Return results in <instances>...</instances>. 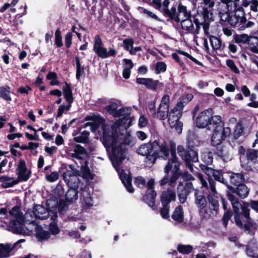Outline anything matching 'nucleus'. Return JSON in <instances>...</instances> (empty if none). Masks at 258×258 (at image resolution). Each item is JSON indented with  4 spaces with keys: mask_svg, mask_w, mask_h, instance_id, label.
<instances>
[{
    "mask_svg": "<svg viewBox=\"0 0 258 258\" xmlns=\"http://www.w3.org/2000/svg\"><path fill=\"white\" fill-rule=\"evenodd\" d=\"M137 152L142 156H146L144 162L150 167L156 163L158 159H168L164 168L165 174L159 181L161 186L168 184L170 187H174L180 177L186 182L195 179V177L187 171L182 172L180 169L181 163L176 156V144L173 141L169 142V148L165 141L161 144L157 140L150 141L141 145L137 149Z\"/></svg>",
    "mask_w": 258,
    "mask_h": 258,
    "instance_id": "1",
    "label": "nucleus"
},
{
    "mask_svg": "<svg viewBox=\"0 0 258 258\" xmlns=\"http://www.w3.org/2000/svg\"><path fill=\"white\" fill-rule=\"evenodd\" d=\"M131 124L132 121L124 117L117 120L115 124L111 126H102L103 136L101 140L107 151L109 150L110 147L117 143L119 141V136H122L123 132H126Z\"/></svg>",
    "mask_w": 258,
    "mask_h": 258,
    "instance_id": "2",
    "label": "nucleus"
},
{
    "mask_svg": "<svg viewBox=\"0 0 258 258\" xmlns=\"http://www.w3.org/2000/svg\"><path fill=\"white\" fill-rule=\"evenodd\" d=\"M227 196L232 206L234 213L235 222L242 226V221L239 220V209H240L242 205L238 201V199L233 194H235L239 198L243 199L248 196L249 190L244 182L235 186V187L228 184L227 185Z\"/></svg>",
    "mask_w": 258,
    "mask_h": 258,
    "instance_id": "3",
    "label": "nucleus"
},
{
    "mask_svg": "<svg viewBox=\"0 0 258 258\" xmlns=\"http://www.w3.org/2000/svg\"><path fill=\"white\" fill-rule=\"evenodd\" d=\"M249 206L258 213V200H251L249 203L243 202L241 208L239 209V220H241V219L244 218L246 220V222L244 224L242 222V226L235 223L240 229L243 230L249 234L251 233V228L254 229L256 228L255 224L253 223L250 216V209L248 208Z\"/></svg>",
    "mask_w": 258,
    "mask_h": 258,
    "instance_id": "4",
    "label": "nucleus"
},
{
    "mask_svg": "<svg viewBox=\"0 0 258 258\" xmlns=\"http://www.w3.org/2000/svg\"><path fill=\"white\" fill-rule=\"evenodd\" d=\"M63 179L69 188L65 195V200L69 204H73L78 198V187L80 180L72 170H67L62 174Z\"/></svg>",
    "mask_w": 258,
    "mask_h": 258,
    "instance_id": "5",
    "label": "nucleus"
},
{
    "mask_svg": "<svg viewBox=\"0 0 258 258\" xmlns=\"http://www.w3.org/2000/svg\"><path fill=\"white\" fill-rule=\"evenodd\" d=\"M214 111L212 108H208L201 112L196 119V124L199 128H206L211 131L215 125V121L217 123L222 120L221 116L213 115Z\"/></svg>",
    "mask_w": 258,
    "mask_h": 258,
    "instance_id": "6",
    "label": "nucleus"
},
{
    "mask_svg": "<svg viewBox=\"0 0 258 258\" xmlns=\"http://www.w3.org/2000/svg\"><path fill=\"white\" fill-rule=\"evenodd\" d=\"M215 121L214 127L211 129L213 131L211 141V146L218 145V144L222 143V141H224L231 133L230 127H224V122L222 120L218 123L217 120Z\"/></svg>",
    "mask_w": 258,
    "mask_h": 258,
    "instance_id": "7",
    "label": "nucleus"
},
{
    "mask_svg": "<svg viewBox=\"0 0 258 258\" xmlns=\"http://www.w3.org/2000/svg\"><path fill=\"white\" fill-rule=\"evenodd\" d=\"M111 150L110 155V159L114 167H118L121 165L122 161L125 159L126 152L128 148L124 147L123 145L119 143L115 144L109 147Z\"/></svg>",
    "mask_w": 258,
    "mask_h": 258,
    "instance_id": "8",
    "label": "nucleus"
},
{
    "mask_svg": "<svg viewBox=\"0 0 258 258\" xmlns=\"http://www.w3.org/2000/svg\"><path fill=\"white\" fill-rule=\"evenodd\" d=\"M177 150L179 156L184 161L188 167H192V163L198 161V153L195 150V147L194 146H188L185 149L182 146L179 145L177 146Z\"/></svg>",
    "mask_w": 258,
    "mask_h": 258,
    "instance_id": "9",
    "label": "nucleus"
},
{
    "mask_svg": "<svg viewBox=\"0 0 258 258\" xmlns=\"http://www.w3.org/2000/svg\"><path fill=\"white\" fill-rule=\"evenodd\" d=\"M94 42L93 50L99 57L106 58L116 55L117 51L113 48L109 47L107 51V48L103 46L102 39L99 35L95 36Z\"/></svg>",
    "mask_w": 258,
    "mask_h": 258,
    "instance_id": "10",
    "label": "nucleus"
},
{
    "mask_svg": "<svg viewBox=\"0 0 258 258\" xmlns=\"http://www.w3.org/2000/svg\"><path fill=\"white\" fill-rule=\"evenodd\" d=\"M216 196L208 197L209 207L204 208L202 210L199 209V211L202 220H208L211 218L212 215L216 216L219 211V201Z\"/></svg>",
    "mask_w": 258,
    "mask_h": 258,
    "instance_id": "11",
    "label": "nucleus"
},
{
    "mask_svg": "<svg viewBox=\"0 0 258 258\" xmlns=\"http://www.w3.org/2000/svg\"><path fill=\"white\" fill-rule=\"evenodd\" d=\"M193 184L191 182H185L184 184L179 182L177 188V193L181 204H184L187 199V197L193 191H195Z\"/></svg>",
    "mask_w": 258,
    "mask_h": 258,
    "instance_id": "12",
    "label": "nucleus"
},
{
    "mask_svg": "<svg viewBox=\"0 0 258 258\" xmlns=\"http://www.w3.org/2000/svg\"><path fill=\"white\" fill-rule=\"evenodd\" d=\"M194 196L195 197V204L198 208L203 209L206 208L207 206V200L208 201V197L215 196L212 195L209 191H205L204 190L197 189L195 190Z\"/></svg>",
    "mask_w": 258,
    "mask_h": 258,
    "instance_id": "13",
    "label": "nucleus"
},
{
    "mask_svg": "<svg viewBox=\"0 0 258 258\" xmlns=\"http://www.w3.org/2000/svg\"><path fill=\"white\" fill-rule=\"evenodd\" d=\"M194 96L192 94H187L183 95L179 99V101L177 103L175 106L172 109V113L175 112L177 114L176 118H180L182 114L183 107L192 99Z\"/></svg>",
    "mask_w": 258,
    "mask_h": 258,
    "instance_id": "14",
    "label": "nucleus"
},
{
    "mask_svg": "<svg viewBox=\"0 0 258 258\" xmlns=\"http://www.w3.org/2000/svg\"><path fill=\"white\" fill-rule=\"evenodd\" d=\"M27 170V167L25 161L23 159H20L17 168L18 178L19 181H26L30 178L31 171L29 170L28 172L26 173Z\"/></svg>",
    "mask_w": 258,
    "mask_h": 258,
    "instance_id": "15",
    "label": "nucleus"
},
{
    "mask_svg": "<svg viewBox=\"0 0 258 258\" xmlns=\"http://www.w3.org/2000/svg\"><path fill=\"white\" fill-rule=\"evenodd\" d=\"M65 86L62 88L63 95L68 102V104L65 105L64 104V109L66 111L70 110L72 103L74 102V97L73 93V87L71 83H68L67 82H64Z\"/></svg>",
    "mask_w": 258,
    "mask_h": 258,
    "instance_id": "16",
    "label": "nucleus"
},
{
    "mask_svg": "<svg viewBox=\"0 0 258 258\" xmlns=\"http://www.w3.org/2000/svg\"><path fill=\"white\" fill-rule=\"evenodd\" d=\"M136 83L144 85L148 89L156 91L159 81V80H154L152 78H137Z\"/></svg>",
    "mask_w": 258,
    "mask_h": 258,
    "instance_id": "17",
    "label": "nucleus"
},
{
    "mask_svg": "<svg viewBox=\"0 0 258 258\" xmlns=\"http://www.w3.org/2000/svg\"><path fill=\"white\" fill-rule=\"evenodd\" d=\"M169 110V109H167L165 108H163V109H162V107L159 106L156 112V115H153L152 117L160 120H165L167 118H168L169 120L174 119V116H175V112L171 113L172 109H171L170 111Z\"/></svg>",
    "mask_w": 258,
    "mask_h": 258,
    "instance_id": "18",
    "label": "nucleus"
},
{
    "mask_svg": "<svg viewBox=\"0 0 258 258\" xmlns=\"http://www.w3.org/2000/svg\"><path fill=\"white\" fill-rule=\"evenodd\" d=\"M24 225V218L11 220L9 223V227L12 229V232L15 234H20L24 233L25 231L23 227Z\"/></svg>",
    "mask_w": 258,
    "mask_h": 258,
    "instance_id": "19",
    "label": "nucleus"
},
{
    "mask_svg": "<svg viewBox=\"0 0 258 258\" xmlns=\"http://www.w3.org/2000/svg\"><path fill=\"white\" fill-rule=\"evenodd\" d=\"M160 201L162 204L169 205V204L171 202L176 201L175 192L169 189L166 191H163L161 196Z\"/></svg>",
    "mask_w": 258,
    "mask_h": 258,
    "instance_id": "20",
    "label": "nucleus"
},
{
    "mask_svg": "<svg viewBox=\"0 0 258 258\" xmlns=\"http://www.w3.org/2000/svg\"><path fill=\"white\" fill-rule=\"evenodd\" d=\"M214 153L223 160L227 159L229 156V151L227 147L223 143L218 144V145L212 146Z\"/></svg>",
    "mask_w": 258,
    "mask_h": 258,
    "instance_id": "21",
    "label": "nucleus"
},
{
    "mask_svg": "<svg viewBox=\"0 0 258 258\" xmlns=\"http://www.w3.org/2000/svg\"><path fill=\"white\" fill-rule=\"evenodd\" d=\"M229 174V173H228ZM228 177L229 178V182L230 184L234 186L239 185L242 182H244L245 178L244 173L242 171L240 173H235L234 172H230Z\"/></svg>",
    "mask_w": 258,
    "mask_h": 258,
    "instance_id": "22",
    "label": "nucleus"
},
{
    "mask_svg": "<svg viewBox=\"0 0 258 258\" xmlns=\"http://www.w3.org/2000/svg\"><path fill=\"white\" fill-rule=\"evenodd\" d=\"M74 152L71 156L78 160H83L84 159L83 156L88 155L87 150L80 144L75 145Z\"/></svg>",
    "mask_w": 258,
    "mask_h": 258,
    "instance_id": "23",
    "label": "nucleus"
},
{
    "mask_svg": "<svg viewBox=\"0 0 258 258\" xmlns=\"http://www.w3.org/2000/svg\"><path fill=\"white\" fill-rule=\"evenodd\" d=\"M162 12L165 16L168 17L171 20L175 21L177 23L180 21L179 15L176 13V8L175 7H172L170 10L163 8Z\"/></svg>",
    "mask_w": 258,
    "mask_h": 258,
    "instance_id": "24",
    "label": "nucleus"
},
{
    "mask_svg": "<svg viewBox=\"0 0 258 258\" xmlns=\"http://www.w3.org/2000/svg\"><path fill=\"white\" fill-rule=\"evenodd\" d=\"M15 245L12 246L9 243H0V258H7L10 256V252L14 249Z\"/></svg>",
    "mask_w": 258,
    "mask_h": 258,
    "instance_id": "25",
    "label": "nucleus"
},
{
    "mask_svg": "<svg viewBox=\"0 0 258 258\" xmlns=\"http://www.w3.org/2000/svg\"><path fill=\"white\" fill-rule=\"evenodd\" d=\"M46 209L41 205H35L33 207V213L34 216L39 219L44 220L48 217L49 212L47 213V215L43 216V214L45 212Z\"/></svg>",
    "mask_w": 258,
    "mask_h": 258,
    "instance_id": "26",
    "label": "nucleus"
},
{
    "mask_svg": "<svg viewBox=\"0 0 258 258\" xmlns=\"http://www.w3.org/2000/svg\"><path fill=\"white\" fill-rule=\"evenodd\" d=\"M156 196V191L155 190H151L143 196V200L150 207L153 208L155 205Z\"/></svg>",
    "mask_w": 258,
    "mask_h": 258,
    "instance_id": "27",
    "label": "nucleus"
},
{
    "mask_svg": "<svg viewBox=\"0 0 258 258\" xmlns=\"http://www.w3.org/2000/svg\"><path fill=\"white\" fill-rule=\"evenodd\" d=\"M11 87L8 85L0 87V98L7 101H12Z\"/></svg>",
    "mask_w": 258,
    "mask_h": 258,
    "instance_id": "28",
    "label": "nucleus"
},
{
    "mask_svg": "<svg viewBox=\"0 0 258 258\" xmlns=\"http://www.w3.org/2000/svg\"><path fill=\"white\" fill-rule=\"evenodd\" d=\"M224 174H227L228 173H224L222 170H216L213 174H212V177L216 181H219L227 186L228 181L224 176Z\"/></svg>",
    "mask_w": 258,
    "mask_h": 258,
    "instance_id": "29",
    "label": "nucleus"
},
{
    "mask_svg": "<svg viewBox=\"0 0 258 258\" xmlns=\"http://www.w3.org/2000/svg\"><path fill=\"white\" fill-rule=\"evenodd\" d=\"M88 161L86 160L84 162V165L82 166L81 170L82 173V177L84 178L91 179H94V175L92 174L88 166Z\"/></svg>",
    "mask_w": 258,
    "mask_h": 258,
    "instance_id": "30",
    "label": "nucleus"
},
{
    "mask_svg": "<svg viewBox=\"0 0 258 258\" xmlns=\"http://www.w3.org/2000/svg\"><path fill=\"white\" fill-rule=\"evenodd\" d=\"M171 218L175 221L181 222L183 221L184 216L183 209L181 206L176 207L173 211Z\"/></svg>",
    "mask_w": 258,
    "mask_h": 258,
    "instance_id": "31",
    "label": "nucleus"
},
{
    "mask_svg": "<svg viewBox=\"0 0 258 258\" xmlns=\"http://www.w3.org/2000/svg\"><path fill=\"white\" fill-rule=\"evenodd\" d=\"M75 62L76 64V79L79 81L81 77L85 73L84 70L85 68L84 66L81 65L80 59L78 56L75 57Z\"/></svg>",
    "mask_w": 258,
    "mask_h": 258,
    "instance_id": "32",
    "label": "nucleus"
},
{
    "mask_svg": "<svg viewBox=\"0 0 258 258\" xmlns=\"http://www.w3.org/2000/svg\"><path fill=\"white\" fill-rule=\"evenodd\" d=\"M36 232V237L39 240H47L50 237V233L49 231L44 230L41 226L37 228Z\"/></svg>",
    "mask_w": 258,
    "mask_h": 258,
    "instance_id": "33",
    "label": "nucleus"
},
{
    "mask_svg": "<svg viewBox=\"0 0 258 258\" xmlns=\"http://www.w3.org/2000/svg\"><path fill=\"white\" fill-rule=\"evenodd\" d=\"M181 28L183 30H185L189 32L192 30L194 25L190 18H186V19L180 21Z\"/></svg>",
    "mask_w": 258,
    "mask_h": 258,
    "instance_id": "34",
    "label": "nucleus"
},
{
    "mask_svg": "<svg viewBox=\"0 0 258 258\" xmlns=\"http://www.w3.org/2000/svg\"><path fill=\"white\" fill-rule=\"evenodd\" d=\"M90 133L87 131L82 132L80 136L74 137V141L76 143L86 144L89 142Z\"/></svg>",
    "mask_w": 258,
    "mask_h": 258,
    "instance_id": "35",
    "label": "nucleus"
},
{
    "mask_svg": "<svg viewBox=\"0 0 258 258\" xmlns=\"http://www.w3.org/2000/svg\"><path fill=\"white\" fill-rule=\"evenodd\" d=\"M9 213L11 216L15 217L17 219L22 220V218H24L23 214L21 211L20 205H16L10 210Z\"/></svg>",
    "mask_w": 258,
    "mask_h": 258,
    "instance_id": "36",
    "label": "nucleus"
},
{
    "mask_svg": "<svg viewBox=\"0 0 258 258\" xmlns=\"http://www.w3.org/2000/svg\"><path fill=\"white\" fill-rule=\"evenodd\" d=\"M209 39L214 50H218L222 47V40L220 38L212 35L210 37Z\"/></svg>",
    "mask_w": 258,
    "mask_h": 258,
    "instance_id": "37",
    "label": "nucleus"
},
{
    "mask_svg": "<svg viewBox=\"0 0 258 258\" xmlns=\"http://www.w3.org/2000/svg\"><path fill=\"white\" fill-rule=\"evenodd\" d=\"M46 78L47 80H50V85L51 86L59 85V81L58 80V76L55 72H49Z\"/></svg>",
    "mask_w": 258,
    "mask_h": 258,
    "instance_id": "38",
    "label": "nucleus"
},
{
    "mask_svg": "<svg viewBox=\"0 0 258 258\" xmlns=\"http://www.w3.org/2000/svg\"><path fill=\"white\" fill-rule=\"evenodd\" d=\"M57 208L59 214L64 215L68 210V205H69L66 200H60L57 202Z\"/></svg>",
    "mask_w": 258,
    "mask_h": 258,
    "instance_id": "39",
    "label": "nucleus"
},
{
    "mask_svg": "<svg viewBox=\"0 0 258 258\" xmlns=\"http://www.w3.org/2000/svg\"><path fill=\"white\" fill-rule=\"evenodd\" d=\"M234 214L230 209H228L225 211L223 217L222 218V224L224 227H227L229 220H230L233 215Z\"/></svg>",
    "mask_w": 258,
    "mask_h": 258,
    "instance_id": "40",
    "label": "nucleus"
},
{
    "mask_svg": "<svg viewBox=\"0 0 258 258\" xmlns=\"http://www.w3.org/2000/svg\"><path fill=\"white\" fill-rule=\"evenodd\" d=\"M244 132V127L243 126L242 123L238 122L237 123L235 129L233 133V138L234 139H237L240 137Z\"/></svg>",
    "mask_w": 258,
    "mask_h": 258,
    "instance_id": "41",
    "label": "nucleus"
},
{
    "mask_svg": "<svg viewBox=\"0 0 258 258\" xmlns=\"http://www.w3.org/2000/svg\"><path fill=\"white\" fill-rule=\"evenodd\" d=\"M177 249L180 253L188 254L191 252L192 247L190 245L179 244L177 247Z\"/></svg>",
    "mask_w": 258,
    "mask_h": 258,
    "instance_id": "42",
    "label": "nucleus"
},
{
    "mask_svg": "<svg viewBox=\"0 0 258 258\" xmlns=\"http://www.w3.org/2000/svg\"><path fill=\"white\" fill-rule=\"evenodd\" d=\"M249 36L247 34H243L241 35H235L234 39L237 43H242L243 44H247L248 42Z\"/></svg>",
    "mask_w": 258,
    "mask_h": 258,
    "instance_id": "43",
    "label": "nucleus"
},
{
    "mask_svg": "<svg viewBox=\"0 0 258 258\" xmlns=\"http://www.w3.org/2000/svg\"><path fill=\"white\" fill-rule=\"evenodd\" d=\"M62 38L59 28L55 32L54 44L57 47H61L63 46Z\"/></svg>",
    "mask_w": 258,
    "mask_h": 258,
    "instance_id": "44",
    "label": "nucleus"
},
{
    "mask_svg": "<svg viewBox=\"0 0 258 258\" xmlns=\"http://www.w3.org/2000/svg\"><path fill=\"white\" fill-rule=\"evenodd\" d=\"M49 232L50 235H56L60 232V229L58 227L57 223L51 222L49 224Z\"/></svg>",
    "mask_w": 258,
    "mask_h": 258,
    "instance_id": "45",
    "label": "nucleus"
},
{
    "mask_svg": "<svg viewBox=\"0 0 258 258\" xmlns=\"http://www.w3.org/2000/svg\"><path fill=\"white\" fill-rule=\"evenodd\" d=\"M145 179L141 176H137L134 178V184L137 187L143 189L146 185Z\"/></svg>",
    "mask_w": 258,
    "mask_h": 258,
    "instance_id": "46",
    "label": "nucleus"
},
{
    "mask_svg": "<svg viewBox=\"0 0 258 258\" xmlns=\"http://www.w3.org/2000/svg\"><path fill=\"white\" fill-rule=\"evenodd\" d=\"M163 207L160 209V215L163 219H168L169 218V205L162 204Z\"/></svg>",
    "mask_w": 258,
    "mask_h": 258,
    "instance_id": "47",
    "label": "nucleus"
},
{
    "mask_svg": "<svg viewBox=\"0 0 258 258\" xmlns=\"http://www.w3.org/2000/svg\"><path fill=\"white\" fill-rule=\"evenodd\" d=\"M212 10V9H210V10H209V8L208 7H203L202 15L205 21L212 19L213 13Z\"/></svg>",
    "mask_w": 258,
    "mask_h": 258,
    "instance_id": "48",
    "label": "nucleus"
},
{
    "mask_svg": "<svg viewBox=\"0 0 258 258\" xmlns=\"http://www.w3.org/2000/svg\"><path fill=\"white\" fill-rule=\"evenodd\" d=\"M178 14L183 13L184 17L185 18H191L190 12L187 11L186 6L182 5L181 3H179L177 7Z\"/></svg>",
    "mask_w": 258,
    "mask_h": 258,
    "instance_id": "49",
    "label": "nucleus"
},
{
    "mask_svg": "<svg viewBox=\"0 0 258 258\" xmlns=\"http://www.w3.org/2000/svg\"><path fill=\"white\" fill-rule=\"evenodd\" d=\"M83 202L85 206L90 208L93 205V199L90 193L87 192L83 195Z\"/></svg>",
    "mask_w": 258,
    "mask_h": 258,
    "instance_id": "50",
    "label": "nucleus"
},
{
    "mask_svg": "<svg viewBox=\"0 0 258 258\" xmlns=\"http://www.w3.org/2000/svg\"><path fill=\"white\" fill-rule=\"evenodd\" d=\"M118 105L115 102H112L110 104L106 106L104 109L110 115L113 116V114L117 110Z\"/></svg>",
    "mask_w": 258,
    "mask_h": 258,
    "instance_id": "51",
    "label": "nucleus"
},
{
    "mask_svg": "<svg viewBox=\"0 0 258 258\" xmlns=\"http://www.w3.org/2000/svg\"><path fill=\"white\" fill-rule=\"evenodd\" d=\"M167 69L166 64L163 61H158L156 64L155 73L159 74L161 72H165Z\"/></svg>",
    "mask_w": 258,
    "mask_h": 258,
    "instance_id": "52",
    "label": "nucleus"
},
{
    "mask_svg": "<svg viewBox=\"0 0 258 258\" xmlns=\"http://www.w3.org/2000/svg\"><path fill=\"white\" fill-rule=\"evenodd\" d=\"M169 101L170 97L167 94L164 95L161 99V102L159 106L162 108H165L167 109H169Z\"/></svg>",
    "mask_w": 258,
    "mask_h": 258,
    "instance_id": "53",
    "label": "nucleus"
},
{
    "mask_svg": "<svg viewBox=\"0 0 258 258\" xmlns=\"http://www.w3.org/2000/svg\"><path fill=\"white\" fill-rule=\"evenodd\" d=\"M202 170L208 176V180L212 179V174H213L216 170L207 165H203V167H202Z\"/></svg>",
    "mask_w": 258,
    "mask_h": 258,
    "instance_id": "54",
    "label": "nucleus"
},
{
    "mask_svg": "<svg viewBox=\"0 0 258 258\" xmlns=\"http://www.w3.org/2000/svg\"><path fill=\"white\" fill-rule=\"evenodd\" d=\"M59 178V174L57 172H52L49 174H46L45 176L46 179L49 182H54L57 180Z\"/></svg>",
    "mask_w": 258,
    "mask_h": 258,
    "instance_id": "55",
    "label": "nucleus"
},
{
    "mask_svg": "<svg viewBox=\"0 0 258 258\" xmlns=\"http://www.w3.org/2000/svg\"><path fill=\"white\" fill-rule=\"evenodd\" d=\"M226 63L232 72L236 74L239 73L238 69L235 64L234 62L232 59H227L226 61Z\"/></svg>",
    "mask_w": 258,
    "mask_h": 258,
    "instance_id": "56",
    "label": "nucleus"
},
{
    "mask_svg": "<svg viewBox=\"0 0 258 258\" xmlns=\"http://www.w3.org/2000/svg\"><path fill=\"white\" fill-rule=\"evenodd\" d=\"M72 33L70 32H68L64 37V42L66 47L67 48H69L71 47L72 44Z\"/></svg>",
    "mask_w": 258,
    "mask_h": 258,
    "instance_id": "57",
    "label": "nucleus"
},
{
    "mask_svg": "<svg viewBox=\"0 0 258 258\" xmlns=\"http://www.w3.org/2000/svg\"><path fill=\"white\" fill-rule=\"evenodd\" d=\"M175 116H174V119L173 121H176V122L174 124V127L175 128V130L177 131V132L178 134H181L182 130V126L183 124L181 121H179V118H178L177 119L176 115L177 114H175Z\"/></svg>",
    "mask_w": 258,
    "mask_h": 258,
    "instance_id": "58",
    "label": "nucleus"
},
{
    "mask_svg": "<svg viewBox=\"0 0 258 258\" xmlns=\"http://www.w3.org/2000/svg\"><path fill=\"white\" fill-rule=\"evenodd\" d=\"M258 157L257 152L254 150H250L246 152V158L248 160L252 161Z\"/></svg>",
    "mask_w": 258,
    "mask_h": 258,
    "instance_id": "59",
    "label": "nucleus"
},
{
    "mask_svg": "<svg viewBox=\"0 0 258 258\" xmlns=\"http://www.w3.org/2000/svg\"><path fill=\"white\" fill-rule=\"evenodd\" d=\"M119 143L122 144L124 147H127V146H129L132 142L131 136L128 134L126 135L123 137L122 141H121V138L119 137Z\"/></svg>",
    "mask_w": 258,
    "mask_h": 258,
    "instance_id": "60",
    "label": "nucleus"
},
{
    "mask_svg": "<svg viewBox=\"0 0 258 258\" xmlns=\"http://www.w3.org/2000/svg\"><path fill=\"white\" fill-rule=\"evenodd\" d=\"M203 161L207 165L212 164L213 161L212 153L209 152L207 154H205L203 157Z\"/></svg>",
    "mask_w": 258,
    "mask_h": 258,
    "instance_id": "61",
    "label": "nucleus"
},
{
    "mask_svg": "<svg viewBox=\"0 0 258 258\" xmlns=\"http://www.w3.org/2000/svg\"><path fill=\"white\" fill-rule=\"evenodd\" d=\"M134 41L132 38H126L123 40L124 48L126 50H129L130 47L133 48Z\"/></svg>",
    "mask_w": 258,
    "mask_h": 258,
    "instance_id": "62",
    "label": "nucleus"
},
{
    "mask_svg": "<svg viewBox=\"0 0 258 258\" xmlns=\"http://www.w3.org/2000/svg\"><path fill=\"white\" fill-rule=\"evenodd\" d=\"M228 18L227 21L231 26L235 27L237 24H238V19L234 15L233 16L228 15Z\"/></svg>",
    "mask_w": 258,
    "mask_h": 258,
    "instance_id": "63",
    "label": "nucleus"
},
{
    "mask_svg": "<svg viewBox=\"0 0 258 258\" xmlns=\"http://www.w3.org/2000/svg\"><path fill=\"white\" fill-rule=\"evenodd\" d=\"M247 44L250 46H258V37L254 36H250L249 37Z\"/></svg>",
    "mask_w": 258,
    "mask_h": 258,
    "instance_id": "64",
    "label": "nucleus"
}]
</instances>
